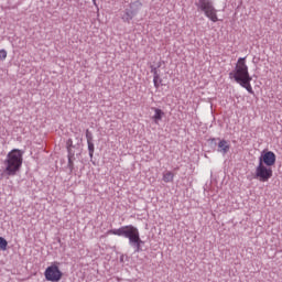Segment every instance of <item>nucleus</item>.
I'll list each match as a JSON object with an SVG mask.
<instances>
[{"mask_svg":"<svg viewBox=\"0 0 282 282\" xmlns=\"http://www.w3.org/2000/svg\"><path fill=\"white\" fill-rule=\"evenodd\" d=\"M108 235H115L117 237H126L129 239L130 246L135 247L134 252H142V239L140 238V230L133 225L122 226L118 229L108 230Z\"/></svg>","mask_w":282,"mask_h":282,"instance_id":"f257e3e1","label":"nucleus"},{"mask_svg":"<svg viewBox=\"0 0 282 282\" xmlns=\"http://www.w3.org/2000/svg\"><path fill=\"white\" fill-rule=\"evenodd\" d=\"M234 78L240 87H243L249 94H254L252 89V77L248 70V64H246V57H239L234 70Z\"/></svg>","mask_w":282,"mask_h":282,"instance_id":"f03ea898","label":"nucleus"},{"mask_svg":"<svg viewBox=\"0 0 282 282\" xmlns=\"http://www.w3.org/2000/svg\"><path fill=\"white\" fill-rule=\"evenodd\" d=\"M4 166V173L14 177V175L21 171V166H23V152L19 149L11 150L7 154Z\"/></svg>","mask_w":282,"mask_h":282,"instance_id":"7ed1b4c3","label":"nucleus"},{"mask_svg":"<svg viewBox=\"0 0 282 282\" xmlns=\"http://www.w3.org/2000/svg\"><path fill=\"white\" fill-rule=\"evenodd\" d=\"M196 8L204 12L205 17L209 19V21H213V23H217L219 21V18L217 17V9H215V4L210 0H198L196 2Z\"/></svg>","mask_w":282,"mask_h":282,"instance_id":"20e7f679","label":"nucleus"},{"mask_svg":"<svg viewBox=\"0 0 282 282\" xmlns=\"http://www.w3.org/2000/svg\"><path fill=\"white\" fill-rule=\"evenodd\" d=\"M44 276L46 281H51V282L61 281V279H63V271H61V268L58 267V262H53L51 265H48L44 271Z\"/></svg>","mask_w":282,"mask_h":282,"instance_id":"39448f33","label":"nucleus"},{"mask_svg":"<svg viewBox=\"0 0 282 282\" xmlns=\"http://www.w3.org/2000/svg\"><path fill=\"white\" fill-rule=\"evenodd\" d=\"M272 175V167L259 162L258 166L256 167V178L259 180V182H269Z\"/></svg>","mask_w":282,"mask_h":282,"instance_id":"423d86ee","label":"nucleus"},{"mask_svg":"<svg viewBox=\"0 0 282 282\" xmlns=\"http://www.w3.org/2000/svg\"><path fill=\"white\" fill-rule=\"evenodd\" d=\"M259 162L264 164V166H274V164H276V154H274L272 151L263 152L259 159Z\"/></svg>","mask_w":282,"mask_h":282,"instance_id":"0eeeda50","label":"nucleus"},{"mask_svg":"<svg viewBox=\"0 0 282 282\" xmlns=\"http://www.w3.org/2000/svg\"><path fill=\"white\" fill-rule=\"evenodd\" d=\"M228 151H230V143H228V141L226 140H220L218 142V153H223V155H226V153H228Z\"/></svg>","mask_w":282,"mask_h":282,"instance_id":"6e6552de","label":"nucleus"},{"mask_svg":"<svg viewBox=\"0 0 282 282\" xmlns=\"http://www.w3.org/2000/svg\"><path fill=\"white\" fill-rule=\"evenodd\" d=\"M152 110L154 111V116L152 117L154 124H160V121L164 118V112L160 108H152Z\"/></svg>","mask_w":282,"mask_h":282,"instance_id":"1a4fd4ad","label":"nucleus"},{"mask_svg":"<svg viewBox=\"0 0 282 282\" xmlns=\"http://www.w3.org/2000/svg\"><path fill=\"white\" fill-rule=\"evenodd\" d=\"M173 180H175V174H173V172L166 171L163 173V182L165 184H170Z\"/></svg>","mask_w":282,"mask_h":282,"instance_id":"9d476101","label":"nucleus"},{"mask_svg":"<svg viewBox=\"0 0 282 282\" xmlns=\"http://www.w3.org/2000/svg\"><path fill=\"white\" fill-rule=\"evenodd\" d=\"M153 83H154L155 89H160V85L162 84V79H160V75L158 74V70L154 72Z\"/></svg>","mask_w":282,"mask_h":282,"instance_id":"9b49d317","label":"nucleus"},{"mask_svg":"<svg viewBox=\"0 0 282 282\" xmlns=\"http://www.w3.org/2000/svg\"><path fill=\"white\" fill-rule=\"evenodd\" d=\"M133 17H135V13H133V11H126L122 20L126 21V23H129L133 19Z\"/></svg>","mask_w":282,"mask_h":282,"instance_id":"f8f14e48","label":"nucleus"},{"mask_svg":"<svg viewBox=\"0 0 282 282\" xmlns=\"http://www.w3.org/2000/svg\"><path fill=\"white\" fill-rule=\"evenodd\" d=\"M0 250H2L3 252L8 250V240H6V238L3 237H0Z\"/></svg>","mask_w":282,"mask_h":282,"instance_id":"ddd939ff","label":"nucleus"},{"mask_svg":"<svg viewBox=\"0 0 282 282\" xmlns=\"http://www.w3.org/2000/svg\"><path fill=\"white\" fill-rule=\"evenodd\" d=\"M88 144V153H89V158H94V151H95V147H94V142H87Z\"/></svg>","mask_w":282,"mask_h":282,"instance_id":"4468645a","label":"nucleus"},{"mask_svg":"<svg viewBox=\"0 0 282 282\" xmlns=\"http://www.w3.org/2000/svg\"><path fill=\"white\" fill-rule=\"evenodd\" d=\"M8 58V52L6 50H0V61H6Z\"/></svg>","mask_w":282,"mask_h":282,"instance_id":"2eb2a0df","label":"nucleus"},{"mask_svg":"<svg viewBox=\"0 0 282 282\" xmlns=\"http://www.w3.org/2000/svg\"><path fill=\"white\" fill-rule=\"evenodd\" d=\"M86 140L87 142H93L94 137L91 135V132L89 130H86Z\"/></svg>","mask_w":282,"mask_h":282,"instance_id":"dca6fc26","label":"nucleus"},{"mask_svg":"<svg viewBox=\"0 0 282 282\" xmlns=\"http://www.w3.org/2000/svg\"><path fill=\"white\" fill-rule=\"evenodd\" d=\"M135 8H142V2L140 0H137L132 3Z\"/></svg>","mask_w":282,"mask_h":282,"instance_id":"f3484780","label":"nucleus"},{"mask_svg":"<svg viewBox=\"0 0 282 282\" xmlns=\"http://www.w3.org/2000/svg\"><path fill=\"white\" fill-rule=\"evenodd\" d=\"M94 6H96V0H93Z\"/></svg>","mask_w":282,"mask_h":282,"instance_id":"a211bd4d","label":"nucleus"}]
</instances>
